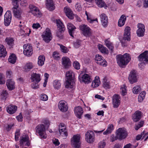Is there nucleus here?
<instances>
[{
  "mask_svg": "<svg viewBox=\"0 0 148 148\" xmlns=\"http://www.w3.org/2000/svg\"><path fill=\"white\" fill-rule=\"evenodd\" d=\"M82 33L85 36H89L91 34V30L89 27L86 25H81L79 27Z\"/></svg>",
  "mask_w": 148,
  "mask_h": 148,
  "instance_id": "6e6552de",
  "label": "nucleus"
},
{
  "mask_svg": "<svg viewBox=\"0 0 148 148\" xmlns=\"http://www.w3.org/2000/svg\"><path fill=\"white\" fill-rule=\"evenodd\" d=\"M102 59V56L100 55L97 54L96 55L95 57V60L97 63V62L100 61V60Z\"/></svg>",
  "mask_w": 148,
  "mask_h": 148,
  "instance_id": "680f3d73",
  "label": "nucleus"
},
{
  "mask_svg": "<svg viewBox=\"0 0 148 148\" xmlns=\"http://www.w3.org/2000/svg\"><path fill=\"white\" fill-rule=\"evenodd\" d=\"M36 132L38 134L41 138H46L47 135L45 125L43 124H40L38 125L36 128Z\"/></svg>",
  "mask_w": 148,
  "mask_h": 148,
  "instance_id": "7ed1b4c3",
  "label": "nucleus"
},
{
  "mask_svg": "<svg viewBox=\"0 0 148 148\" xmlns=\"http://www.w3.org/2000/svg\"><path fill=\"white\" fill-rule=\"evenodd\" d=\"M113 130V125L112 124L109 125L107 130L103 132L104 135H107L110 133Z\"/></svg>",
  "mask_w": 148,
  "mask_h": 148,
  "instance_id": "a19ab883",
  "label": "nucleus"
},
{
  "mask_svg": "<svg viewBox=\"0 0 148 148\" xmlns=\"http://www.w3.org/2000/svg\"><path fill=\"white\" fill-rule=\"evenodd\" d=\"M136 72L135 70H132L130 72L128 77L130 82L131 84H133L137 82Z\"/></svg>",
  "mask_w": 148,
  "mask_h": 148,
  "instance_id": "a211bd4d",
  "label": "nucleus"
},
{
  "mask_svg": "<svg viewBox=\"0 0 148 148\" xmlns=\"http://www.w3.org/2000/svg\"><path fill=\"white\" fill-rule=\"evenodd\" d=\"M5 41L8 45L10 46H12L14 44V40L12 38H7L5 39Z\"/></svg>",
  "mask_w": 148,
  "mask_h": 148,
  "instance_id": "c03bdc74",
  "label": "nucleus"
},
{
  "mask_svg": "<svg viewBox=\"0 0 148 148\" xmlns=\"http://www.w3.org/2000/svg\"><path fill=\"white\" fill-rule=\"evenodd\" d=\"M143 121H142L140 122L138 124L136 125L135 127V130H138L139 128H140V127H142L143 126Z\"/></svg>",
  "mask_w": 148,
  "mask_h": 148,
  "instance_id": "3c124183",
  "label": "nucleus"
},
{
  "mask_svg": "<svg viewBox=\"0 0 148 148\" xmlns=\"http://www.w3.org/2000/svg\"><path fill=\"white\" fill-rule=\"evenodd\" d=\"M99 148H104L106 145V143L104 141L99 143Z\"/></svg>",
  "mask_w": 148,
  "mask_h": 148,
  "instance_id": "69168bd1",
  "label": "nucleus"
},
{
  "mask_svg": "<svg viewBox=\"0 0 148 148\" xmlns=\"http://www.w3.org/2000/svg\"><path fill=\"white\" fill-rule=\"evenodd\" d=\"M97 63L100 65L104 66H106L107 65L106 61L105 59H103L100 60V61L97 62Z\"/></svg>",
  "mask_w": 148,
  "mask_h": 148,
  "instance_id": "09e8293b",
  "label": "nucleus"
},
{
  "mask_svg": "<svg viewBox=\"0 0 148 148\" xmlns=\"http://www.w3.org/2000/svg\"><path fill=\"white\" fill-rule=\"evenodd\" d=\"M103 86L105 89L109 88L110 87L109 81L106 79H104L103 81Z\"/></svg>",
  "mask_w": 148,
  "mask_h": 148,
  "instance_id": "a18cd8bd",
  "label": "nucleus"
},
{
  "mask_svg": "<svg viewBox=\"0 0 148 148\" xmlns=\"http://www.w3.org/2000/svg\"><path fill=\"white\" fill-rule=\"evenodd\" d=\"M139 61L140 62H148V51H146L139 55L138 57Z\"/></svg>",
  "mask_w": 148,
  "mask_h": 148,
  "instance_id": "6ab92c4d",
  "label": "nucleus"
},
{
  "mask_svg": "<svg viewBox=\"0 0 148 148\" xmlns=\"http://www.w3.org/2000/svg\"><path fill=\"white\" fill-rule=\"evenodd\" d=\"M87 20L90 23H92L95 21H96L97 23V19L96 18L95 19H92L91 18V16L90 15L88 14L87 16Z\"/></svg>",
  "mask_w": 148,
  "mask_h": 148,
  "instance_id": "8fccbe9b",
  "label": "nucleus"
},
{
  "mask_svg": "<svg viewBox=\"0 0 148 148\" xmlns=\"http://www.w3.org/2000/svg\"><path fill=\"white\" fill-rule=\"evenodd\" d=\"M138 28L136 31L137 35L139 37L143 36L145 34V25L141 23H138L137 25Z\"/></svg>",
  "mask_w": 148,
  "mask_h": 148,
  "instance_id": "f3484780",
  "label": "nucleus"
},
{
  "mask_svg": "<svg viewBox=\"0 0 148 148\" xmlns=\"http://www.w3.org/2000/svg\"><path fill=\"white\" fill-rule=\"evenodd\" d=\"M101 21L103 26L106 27L107 25L108 19L107 16L104 14H102L100 16Z\"/></svg>",
  "mask_w": 148,
  "mask_h": 148,
  "instance_id": "393cba45",
  "label": "nucleus"
},
{
  "mask_svg": "<svg viewBox=\"0 0 148 148\" xmlns=\"http://www.w3.org/2000/svg\"><path fill=\"white\" fill-rule=\"evenodd\" d=\"M40 99L43 101H46L48 99V97L46 95L42 94L41 95Z\"/></svg>",
  "mask_w": 148,
  "mask_h": 148,
  "instance_id": "5fc2aeb1",
  "label": "nucleus"
},
{
  "mask_svg": "<svg viewBox=\"0 0 148 148\" xmlns=\"http://www.w3.org/2000/svg\"><path fill=\"white\" fill-rule=\"evenodd\" d=\"M74 75L73 72L71 71H67L66 74V81L65 87L66 88H73L71 82L73 80V76Z\"/></svg>",
  "mask_w": 148,
  "mask_h": 148,
  "instance_id": "f03ea898",
  "label": "nucleus"
},
{
  "mask_svg": "<svg viewBox=\"0 0 148 148\" xmlns=\"http://www.w3.org/2000/svg\"><path fill=\"white\" fill-rule=\"evenodd\" d=\"M80 136L78 134L74 135L71 139V143L74 148H80Z\"/></svg>",
  "mask_w": 148,
  "mask_h": 148,
  "instance_id": "39448f33",
  "label": "nucleus"
},
{
  "mask_svg": "<svg viewBox=\"0 0 148 148\" xmlns=\"http://www.w3.org/2000/svg\"><path fill=\"white\" fill-rule=\"evenodd\" d=\"M6 54L5 48L3 46L1 45L0 47V57H4Z\"/></svg>",
  "mask_w": 148,
  "mask_h": 148,
  "instance_id": "c9c22d12",
  "label": "nucleus"
},
{
  "mask_svg": "<svg viewBox=\"0 0 148 148\" xmlns=\"http://www.w3.org/2000/svg\"><path fill=\"white\" fill-rule=\"evenodd\" d=\"M8 60L9 62L11 63H14L16 60V55L14 54H12L9 56Z\"/></svg>",
  "mask_w": 148,
  "mask_h": 148,
  "instance_id": "79ce46f5",
  "label": "nucleus"
},
{
  "mask_svg": "<svg viewBox=\"0 0 148 148\" xmlns=\"http://www.w3.org/2000/svg\"><path fill=\"white\" fill-rule=\"evenodd\" d=\"M100 84L99 77H96L94 80L92 82L91 86L93 88L97 87L99 86Z\"/></svg>",
  "mask_w": 148,
  "mask_h": 148,
  "instance_id": "473e14b6",
  "label": "nucleus"
},
{
  "mask_svg": "<svg viewBox=\"0 0 148 148\" xmlns=\"http://www.w3.org/2000/svg\"><path fill=\"white\" fill-rule=\"evenodd\" d=\"M106 45L107 47L112 52L114 48L113 45L109 40H106L105 41Z\"/></svg>",
  "mask_w": 148,
  "mask_h": 148,
  "instance_id": "ea45409f",
  "label": "nucleus"
},
{
  "mask_svg": "<svg viewBox=\"0 0 148 148\" xmlns=\"http://www.w3.org/2000/svg\"><path fill=\"white\" fill-rule=\"evenodd\" d=\"M64 11L66 16L70 19H73L74 18V14L71 10L68 7H65Z\"/></svg>",
  "mask_w": 148,
  "mask_h": 148,
  "instance_id": "5701e85b",
  "label": "nucleus"
},
{
  "mask_svg": "<svg viewBox=\"0 0 148 148\" xmlns=\"http://www.w3.org/2000/svg\"><path fill=\"white\" fill-rule=\"evenodd\" d=\"M12 15L10 11L8 10L4 15V23L6 26H8L11 22Z\"/></svg>",
  "mask_w": 148,
  "mask_h": 148,
  "instance_id": "dca6fc26",
  "label": "nucleus"
},
{
  "mask_svg": "<svg viewBox=\"0 0 148 148\" xmlns=\"http://www.w3.org/2000/svg\"><path fill=\"white\" fill-rule=\"evenodd\" d=\"M62 64L65 68H68L71 65V62L70 59L67 57H62Z\"/></svg>",
  "mask_w": 148,
  "mask_h": 148,
  "instance_id": "4be33fe9",
  "label": "nucleus"
},
{
  "mask_svg": "<svg viewBox=\"0 0 148 148\" xmlns=\"http://www.w3.org/2000/svg\"><path fill=\"white\" fill-rule=\"evenodd\" d=\"M94 134L92 131H88L85 134V139L88 143H92L94 141Z\"/></svg>",
  "mask_w": 148,
  "mask_h": 148,
  "instance_id": "ddd939ff",
  "label": "nucleus"
},
{
  "mask_svg": "<svg viewBox=\"0 0 148 148\" xmlns=\"http://www.w3.org/2000/svg\"><path fill=\"white\" fill-rule=\"evenodd\" d=\"M58 55L57 52L55 51L53 52L52 56L55 59L58 60L60 58Z\"/></svg>",
  "mask_w": 148,
  "mask_h": 148,
  "instance_id": "e2e57ef3",
  "label": "nucleus"
},
{
  "mask_svg": "<svg viewBox=\"0 0 148 148\" xmlns=\"http://www.w3.org/2000/svg\"><path fill=\"white\" fill-rule=\"evenodd\" d=\"M98 47L99 50L101 53H108V50L107 49L101 45H99Z\"/></svg>",
  "mask_w": 148,
  "mask_h": 148,
  "instance_id": "37998d69",
  "label": "nucleus"
},
{
  "mask_svg": "<svg viewBox=\"0 0 148 148\" xmlns=\"http://www.w3.org/2000/svg\"><path fill=\"white\" fill-rule=\"evenodd\" d=\"M121 91L122 95L124 96L127 92L124 86H122L121 88Z\"/></svg>",
  "mask_w": 148,
  "mask_h": 148,
  "instance_id": "052dcab7",
  "label": "nucleus"
},
{
  "mask_svg": "<svg viewBox=\"0 0 148 148\" xmlns=\"http://www.w3.org/2000/svg\"><path fill=\"white\" fill-rule=\"evenodd\" d=\"M75 113L76 116L79 119L81 118V116L83 113L82 108L80 106H78L75 108Z\"/></svg>",
  "mask_w": 148,
  "mask_h": 148,
  "instance_id": "bb28decb",
  "label": "nucleus"
},
{
  "mask_svg": "<svg viewBox=\"0 0 148 148\" xmlns=\"http://www.w3.org/2000/svg\"><path fill=\"white\" fill-rule=\"evenodd\" d=\"M56 21L58 29L59 30L57 33L56 35L60 38H62V33L65 30L64 26L60 19H56Z\"/></svg>",
  "mask_w": 148,
  "mask_h": 148,
  "instance_id": "20e7f679",
  "label": "nucleus"
},
{
  "mask_svg": "<svg viewBox=\"0 0 148 148\" xmlns=\"http://www.w3.org/2000/svg\"><path fill=\"white\" fill-rule=\"evenodd\" d=\"M58 107L59 109L62 112H66L68 109V106L66 102L64 101H60L58 103Z\"/></svg>",
  "mask_w": 148,
  "mask_h": 148,
  "instance_id": "4468645a",
  "label": "nucleus"
},
{
  "mask_svg": "<svg viewBox=\"0 0 148 148\" xmlns=\"http://www.w3.org/2000/svg\"><path fill=\"white\" fill-rule=\"evenodd\" d=\"M60 47L61 49V50L62 52L65 53H66L68 52L67 49L66 47L65 46L62 45H60Z\"/></svg>",
  "mask_w": 148,
  "mask_h": 148,
  "instance_id": "4d7b16f0",
  "label": "nucleus"
},
{
  "mask_svg": "<svg viewBox=\"0 0 148 148\" xmlns=\"http://www.w3.org/2000/svg\"><path fill=\"white\" fill-rule=\"evenodd\" d=\"M30 79L32 82L38 83L41 80L40 74L33 73L31 74Z\"/></svg>",
  "mask_w": 148,
  "mask_h": 148,
  "instance_id": "aec40b11",
  "label": "nucleus"
},
{
  "mask_svg": "<svg viewBox=\"0 0 148 148\" xmlns=\"http://www.w3.org/2000/svg\"><path fill=\"white\" fill-rule=\"evenodd\" d=\"M23 53L25 55L29 56L32 54V48L30 44H25L23 45Z\"/></svg>",
  "mask_w": 148,
  "mask_h": 148,
  "instance_id": "1a4fd4ad",
  "label": "nucleus"
},
{
  "mask_svg": "<svg viewBox=\"0 0 148 148\" xmlns=\"http://www.w3.org/2000/svg\"><path fill=\"white\" fill-rule=\"evenodd\" d=\"M8 93L6 91H3L1 92V95L3 99H5L8 95Z\"/></svg>",
  "mask_w": 148,
  "mask_h": 148,
  "instance_id": "603ef678",
  "label": "nucleus"
},
{
  "mask_svg": "<svg viewBox=\"0 0 148 148\" xmlns=\"http://www.w3.org/2000/svg\"><path fill=\"white\" fill-rule=\"evenodd\" d=\"M61 86V84L60 80L56 79L54 81L53 86L55 89H58L60 88Z\"/></svg>",
  "mask_w": 148,
  "mask_h": 148,
  "instance_id": "58836bf2",
  "label": "nucleus"
},
{
  "mask_svg": "<svg viewBox=\"0 0 148 148\" xmlns=\"http://www.w3.org/2000/svg\"><path fill=\"white\" fill-rule=\"evenodd\" d=\"M13 6L12 10L14 16L18 19H21L22 18L21 14L22 12L21 10H19L18 9L19 7V5H18V7H17L16 5Z\"/></svg>",
  "mask_w": 148,
  "mask_h": 148,
  "instance_id": "2eb2a0df",
  "label": "nucleus"
},
{
  "mask_svg": "<svg viewBox=\"0 0 148 148\" xmlns=\"http://www.w3.org/2000/svg\"><path fill=\"white\" fill-rule=\"evenodd\" d=\"M45 60V57L44 56H40L38 60V65L42 66L44 64Z\"/></svg>",
  "mask_w": 148,
  "mask_h": 148,
  "instance_id": "4c0bfd02",
  "label": "nucleus"
},
{
  "mask_svg": "<svg viewBox=\"0 0 148 148\" xmlns=\"http://www.w3.org/2000/svg\"><path fill=\"white\" fill-rule=\"evenodd\" d=\"M42 36L43 40L46 42H49L52 39V36L50 29L47 28L43 33Z\"/></svg>",
  "mask_w": 148,
  "mask_h": 148,
  "instance_id": "0eeeda50",
  "label": "nucleus"
},
{
  "mask_svg": "<svg viewBox=\"0 0 148 148\" xmlns=\"http://www.w3.org/2000/svg\"><path fill=\"white\" fill-rule=\"evenodd\" d=\"M17 108V107L16 106L10 105L7 107L6 110L8 113L12 114L16 112Z\"/></svg>",
  "mask_w": 148,
  "mask_h": 148,
  "instance_id": "c85d7f7f",
  "label": "nucleus"
},
{
  "mask_svg": "<svg viewBox=\"0 0 148 148\" xmlns=\"http://www.w3.org/2000/svg\"><path fill=\"white\" fill-rule=\"evenodd\" d=\"M67 27L69 35L73 37V35L76 29V27L71 23H68Z\"/></svg>",
  "mask_w": 148,
  "mask_h": 148,
  "instance_id": "b1692460",
  "label": "nucleus"
},
{
  "mask_svg": "<svg viewBox=\"0 0 148 148\" xmlns=\"http://www.w3.org/2000/svg\"><path fill=\"white\" fill-rule=\"evenodd\" d=\"M6 86L9 90H12L15 88V82L12 79H9L7 81Z\"/></svg>",
  "mask_w": 148,
  "mask_h": 148,
  "instance_id": "a878e982",
  "label": "nucleus"
},
{
  "mask_svg": "<svg viewBox=\"0 0 148 148\" xmlns=\"http://www.w3.org/2000/svg\"><path fill=\"white\" fill-rule=\"evenodd\" d=\"M46 6L47 8L50 11L53 10L55 9L52 0H47Z\"/></svg>",
  "mask_w": 148,
  "mask_h": 148,
  "instance_id": "2f4dec72",
  "label": "nucleus"
},
{
  "mask_svg": "<svg viewBox=\"0 0 148 148\" xmlns=\"http://www.w3.org/2000/svg\"><path fill=\"white\" fill-rule=\"evenodd\" d=\"M126 20V17L125 15H123L121 16L118 21L119 26L121 27L123 26L125 24Z\"/></svg>",
  "mask_w": 148,
  "mask_h": 148,
  "instance_id": "7c9ffc66",
  "label": "nucleus"
},
{
  "mask_svg": "<svg viewBox=\"0 0 148 148\" xmlns=\"http://www.w3.org/2000/svg\"><path fill=\"white\" fill-rule=\"evenodd\" d=\"M136 147V146H133L129 143L124 146L123 148H135Z\"/></svg>",
  "mask_w": 148,
  "mask_h": 148,
  "instance_id": "774afa93",
  "label": "nucleus"
},
{
  "mask_svg": "<svg viewBox=\"0 0 148 148\" xmlns=\"http://www.w3.org/2000/svg\"><path fill=\"white\" fill-rule=\"evenodd\" d=\"M81 45V41L79 40H77L74 43V46L75 48H78Z\"/></svg>",
  "mask_w": 148,
  "mask_h": 148,
  "instance_id": "6e6d98bb",
  "label": "nucleus"
},
{
  "mask_svg": "<svg viewBox=\"0 0 148 148\" xmlns=\"http://www.w3.org/2000/svg\"><path fill=\"white\" fill-rule=\"evenodd\" d=\"M120 96L118 94H115L112 97V104L114 108H117L119 106L121 102Z\"/></svg>",
  "mask_w": 148,
  "mask_h": 148,
  "instance_id": "9d476101",
  "label": "nucleus"
},
{
  "mask_svg": "<svg viewBox=\"0 0 148 148\" xmlns=\"http://www.w3.org/2000/svg\"><path fill=\"white\" fill-rule=\"evenodd\" d=\"M73 66L74 68L77 70L80 69V64L77 61L74 62L73 64Z\"/></svg>",
  "mask_w": 148,
  "mask_h": 148,
  "instance_id": "864d4df0",
  "label": "nucleus"
},
{
  "mask_svg": "<svg viewBox=\"0 0 148 148\" xmlns=\"http://www.w3.org/2000/svg\"><path fill=\"white\" fill-rule=\"evenodd\" d=\"M52 141L53 143L56 145L58 146L60 144V143L58 140L56 138H54L53 139Z\"/></svg>",
  "mask_w": 148,
  "mask_h": 148,
  "instance_id": "338daca9",
  "label": "nucleus"
},
{
  "mask_svg": "<svg viewBox=\"0 0 148 148\" xmlns=\"http://www.w3.org/2000/svg\"><path fill=\"white\" fill-rule=\"evenodd\" d=\"M146 92L145 91H142L139 94L138 97V100L139 102H142L143 100L145 97Z\"/></svg>",
  "mask_w": 148,
  "mask_h": 148,
  "instance_id": "e433bc0d",
  "label": "nucleus"
},
{
  "mask_svg": "<svg viewBox=\"0 0 148 148\" xmlns=\"http://www.w3.org/2000/svg\"><path fill=\"white\" fill-rule=\"evenodd\" d=\"M130 28L128 26L125 27L124 30L123 39L128 41L130 40Z\"/></svg>",
  "mask_w": 148,
  "mask_h": 148,
  "instance_id": "412c9836",
  "label": "nucleus"
},
{
  "mask_svg": "<svg viewBox=\"0 0 148 148\" xmlns=\"http://www.w3.org/2000/svg\"><path fill=\"white\" fill-rule=\"evenodd\" d=\"M29 7L30 12L33 15L37 17L41 16V13L36 7L32 5H30Z\"/></svg>",
  "mask_w": 148,
  "mask_h": 148,
  "instance_id": "f8f14e48",
  "label": "nucleus"
},
{
  "mask_svg": "<svg viewBox=\"0 0 148 148\" xmlns=\"http://www.w3.org/2000/svg\"><path fill=\"white\" fill-rule=\"evenodd\" d=\"M76 10L78 11H80L82 10V7L80 3H77L75 5Z\"/></svg>",
  "mask_w": 148,
  "mask_h": 148,
  "instance_id": "13d9d810",
  "label": "nucleus"
},
{
  "mask_svg": "<svg viewBox=\"0 0 148 148\" xmlns=\"http://www.w3.org/2000/svg\"><path fill=\"white\" fill-rule=\"evenodd\" d=\"M116 58L117 64L122 67L127 65L131 60L129 54L126 53L123 55H117L116 56Z\"/></svg>",
  "mask_w": 148,
  "mask_h": 148,
  "instance_id": "f257e3e1",
  "label": "nucleus"
},
{
  "mask_svg": "<svg viewBox=\"0 0 148 148\" xmlns=\"http://www.w3.org/2000/svg\"><path fill=\"white\" fill-rule=\"evenodd\" d=\"M140 86L138 85L134 86L132 89L133 92L135 94H137L141 91Z\"/></svg>",
  "mask_w": 148,
  "mask_h": 148,
  "instance_id": "49530a36",
  "label": "nucleus"
},
{
  "mask_svg": "<svg viewBox=\"0 0 148 148\" xmlns=\"http://www.w3.org/2000/svg\"><path fill=\"white\" fill-rule=\"evenodd\" d=\"M146 63V62L143 61L141 62L138 64L139 67L141 69H142L144 68L145 65Z\"/></svg>",
  "mask_w": 148,
  "mask_h": 148,
  "instance_id": "0e129e2a",
  "label": "nucleus"
},
{
  "mask_svg": "<svg viewBox=\"0 0 148 148\" xmlns=\"http://www.w3.org/2000/svg\"><path fill=\"white\" fill-rule=\"evenodd\" d=\"M141 112L139 111H137L133 115V119L134 122L138 121L141 117Z\"/></svg>",
  "mask_w": 148,
  "mask_h": 148,
  "instance_id": "cd10ccee",
  "label": "nucleus"
},
{
  "mask_svg": "<svg viewBox=\"0 0 148 148\" xmlns=\"http://www.w3.org/2000/svg\"><path fill=\"white\" fill-rule=\"evenodd\" d=\"M60 135L62 137L64 138H66L68 136L67 129H60L59 130Z\"/></svg>",
  "mask_w": 148,
  "mask_h": 148,
  "instance_id": "f704fd0d",
  "label": "nucleus"
},
{
  "mask_svg": "<svg viewBox=\"0 0 148 148\" xmlns=\"http://www.w3.org/2000/svg\"><path fill=\"white\" fill-rule=\"evenodd\" d=\"M116 133L117 137L120 140H122L125 138L128 134L126 130L121 128H119L116 130Z\"/></svg>",
  "mask_w": 148,
  "mask_h": 148,
  "instance_id": "423d86ee",
  "label": "nucleus"
},
{
  "mask_svg": "<svg viewBox=\"0 0 148 148\" xmlns=\"http://www.w3.org/2000/svg\"><path fill=\"white\" fill-rule=\"evenodd\" d=\"M30 145L29 137L27 135H25L20 137V145L21 146H29Z\"/></svg>",
  "mask_w": 148,
  "mask_h": 148,
  "instance_id": "9b49d317",
  "label": "nucleus"
},
{
  "mask_svg": "<svg viewBox=\"0 0 148 148\" xmlns=\"http://www.w3.org/2000/svg\"><path fill=\"white\" fill-rule=\"evenodd\" d=\"M4 78L3 75L0 73V84H3L5 83V82Z\"/></svg>",
  "mask_w": 148,
  "mask_h": 148,
  "instance_id": "bf43d9fd",
  "label": "nucleus"
},
{
  "mask_svg": "<svg viewBox=\"0 0 148 148\" xmlns=\"http://www.w3.org/2000/svg\"><path fill=\"white\" fill-rule=\"evenodd\" d=\"M82 81L85 83L88 84L92 80L89 75L85 73L82 77Z\"/></svg>",
  "mask_w": 148,
  "mask_h": 148,
  "instance_id": "c756f323",
  "label": "nucleus"
},
{
  "mask_svg": "<svg viewBox=\"0 0 148 148\" xmlns=\"http://www.w3.org/2000/svg\"><path fill=\"white\" fill-rule=\"evenodd\" d=\"M95 2L97 5L100 8L104 6L105 3L103 0H95Z\"/></svg>",
  "mask_w": 148,
  "mask_h": 148,
  "instance_id": "de8ad7c7",
  "label": "nucleus"
},
{
  "mask_svg": "<svg viewBox=\"0 0 148 148\" xmlns=\"http://www.w3.org/2000/svg\"><path fill=\"white\" fill-rule=\"evenodd\" d=\"M34 67V65L32 63H27L24 67V71L25 72L29 71Z\"/></svg>",
  "mask_w": 148,
  "mask_h": 148,
  "instance_id": "72a5a7b5",
  "label": "nucleus"
}]
</instances>
